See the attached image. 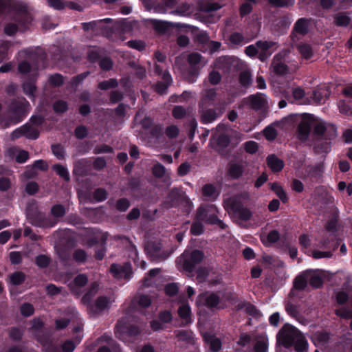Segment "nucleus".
Segmentation results:
<instances>
[{"label":"nucleus","mask_w":352,"mask_h":352,"mask_svg":"<svg viewBox=\"0 0 352 352\" xmlns=\"http://www.w3.org/2000/svg\"><path fill=\"white\" fill-rule=\"evenodd\" d=\"M74 258L76 261L79 263H83L87 260V254L85 251L82 250H76L74 252Z\"/></svg>","instance_id":"obj_52"},{"label":"nucleus","mask_w":352,"mask_h":352,"mask_svg":"<svg viewBox=\"0 0 352 352\" xmlns=\"http://www.w3.org/2000/svg\"><path fill=\"white\" fill-rule=\"evenodd\" d=\"M314 122V117L313 116L303 118L298 128V138L300 140L306 141L308 139Z\"/></svg>","instance_id":"obj_10"},{"label":"nucleus","mask_w":352,"mask_h":352,"mask_svg":"<svg viewBox=\"0 0 352 352\" xmlns=\"http://www.w3.org/2000/svg\"><path fill=\"white\" fill-rule=\"evenodd\" d=\"M118 85V81L114 78H111L108 80H104L100 82L98 85V88L102 90H107L110 88L116 87Z\"/></svg>","instance_id":"obj_45"},{"label":"nucleus","mask_w":352,"mask_h":352,"mask_svg":"<svg viewBox=\"0 0 352 352\" xmlns=\"http://www.w3.org/2000/svg\"><path fill=\"white\" fill-rule=\"evenodd\" d=\"M36 263L40 267H46L50 263V258L45 255H39L36 258Z\"/></svg>","instance_id":"obj_62"},{"label":"nucleus","mask_w":352,"mask_h":352,"mask_svg":"<svg viewBox=\"0 0 352 352\" xmlns=\"http://www.w3.org/2000/svg\"><path fill=\"white\" fill-rule=\"evenodd\" d=\"M295 349L298 352H302L307 349L308 344L303 335L300 332L299 336L296 337L294 343Z\"/></svg>","instance_id":"obj_32"},{"label":"nucleus","mask_w":352,"mask_h":352,"mask_svg":"<svg viewBox=\"0 0 352 352\" xmlns=\"http://www.w3.org/2000/svg\"><path fill=\"white\" fill-rule=\"evenodd\" d=\"M163 82H157L155 85V90L156 92L163 94L167 90L168 86L172 82V78L168 72H165L162 76Z\"/></svg>","instance_id":"obj_22"},{"label":"nucleus","mask_w":352,"mask_h":352,"mask_svg":"<svg viewBox=\"0 0 352 352\" xmlns=\"http://www.w3.org/2000/svg\"><path fill=\"white\" fill-rule=\"evenodd\" d=\"M166 135L169 138H176L179 134V129L175 125H170L166 127L165 130Z\"/></svg>","instance_id":"obj_56"},{"label":"nucleus","mask_w":352,"mask_h":352,"mask_svg":"<svg viewBox=\"0 0 352 352\" xmlns=\"http://www.w3.org/2000/svg\"><path fill=\"white\" fill-rule=\"evenodd\" d=\"M258 149V144L254 141H248L245 143V150L250 154L255 153Z\"/></svg>","instance_id":"obj_51"},{"label":"nucleus","mask_w":352,"mask_h":352,"mask_svg":"<svg viewBox=\"0 0 352 352\" xmlns=\"http://www.w3.org/2000/svg\"><path fill=\"white\" fill-rule=\"evenodd\" d=\"M218 116L219 114L214 109H206L201 111V121L205 124L212 122L217 119Z\"/></svg>","instance_id":"obj_26"},{"label":"nucleus","mask_w":352,"mask_h":352,"mask_svg":"<svg viewBox=\"0 0 352 352\" xmlns=\"http://www.w3.org/2000/svg\"><path fill=\"white\" fill-rule=\"evenodd\" d=\"M34 310V307L30 303H24L21 305L20 309L21 314L25 317H28L32 315Z\"/></svg>","instance_id":"obj_50"},{"label":"nucleus","mask_w":352,"mask_h":352,"mask_svg":"<svg viewBox=\"0 0 352 352\" xmlns=\"http://www.w3.org/2000/svg\"><path fill=\"white\" fill-rule=\"evenodd\" d=\"M54 170L56 172V173L63 178L65 180H69V174L67 169L60 164H56L53 166Z\"/></svg>","instance_id":"obj_44"},{"label":"nucleus","mask_w":352,"mask_h":352,"mask_svg":"<svg viewBox=\"0 0 352 352\" xmlns=\"http://www.w3.org/2000/svg\"><path fill=\"white\" fill-rule=\"evenodd\" d=\"M256 45L259 52L258 58L262 61L267 59L276 49V43L272 41H258Z\"/></svg>","instance_id":"obj_11"},{"label":"nucleus","mask_w":352,"mask_h":352,"mask_svg":"<svg viewBox=\"0 0 352 352\" xmlns=\"http://www.w3.org/2000/svg\"><path fill=\"white\" fill-rule=\"evenodd\" d=\"M87 281L88 278L85 275L80 274L77 276L73 281H71L68 284V286L74 294L78 295L80 289L86 285Z\"/></svg>","instance_id":"obj_17"},{"label":"nucleus","mask_w":352,"mask_h":352,"mask_svg":"<svg viewBox=\"0 0 352 352\" xmlns=\"http://www.w3.org/2000/svg\"><path fill=\"white\" fill-rule=\"evenodd\" d=\"M217 208L213 205H202L197 210L196 219L206 223L217 224L223 229L226 225L217 217Z\"/></svg>","instance_id":"obj_3"},{"label":"nucleus","mask_w":352,"mask_h":352,"mask_svg":"<svg viewBox=\"0 0 352 352\" xmlns=\"http://www.w3.org/2000/svg\"><path fill=\"white\" fill-rule=\"evenodd\" d=\"M281 55L276 54L273 58L270 70L272 73L277 76H284L288 74V67L281 60Z\"/></svg>","instance_id":"obj_14"},{"label":"nucleus","mask_w":352,"mask_h":352,"mask_svg":"<svg viewBox=\"0 0 352 352\" xmlns=\"http://www.w3.org/2000/svg\"><path fill=\"white\" fill-rule=\"evenodd\" d=\"M204 258V253L200 250H193L188 256L187 253L183 254L179 258V263L186 271L191 272L194 267L199 263Z\"/></svg>","instance_id":"obj_8"},{"label":"nucleus","mask_w":352,"mask_h":352,"mask_svg":"<svg viewBox=\"0 0 352 352\" xmlns=\"http://www.w3.org/2000/svg\"><path fill=\"white\" fill-rule=\"evenodd\" d=\"M173 116L176 119L184 118L186 113V109L182 106H176L173 109Z\"/></svg>","instance_id":"obj_58"},{"label":"nucleus","mask_w":352,"mask_h":352,"mask_svg":"<svg viewBox=\"0 0 352 352\" xmlns=\"http://www.w3.org/2000/svg\"><path fill=\"white\" fill-rule=\"evenodd\" d=\"M98 344H101L98 352H120L118 344L109 335H104L97 340Z\"/></svg>","instance_id":"obj_12"},{"label":"nucleus","mask_w":352,"mask_h":352,"mask_svg":"<svg viewBox=\"0 0 352 352\" xmlns=\"http://www.w3.org/2000/svg\"><path fill=\"white\" fill-rule=\"evenodd\" d=\"M204 338L206 343L213 352L219 351L221 349V342L214 335L206 333L204 334Z\"/></svg>","instance_id":"obj_20"},{"label":"nucleus","mask_w":352,"mask_h":352,"mask_svg":"<svg viewBox=\"0 0 352 352\" xmlns=\"http://www.w3.org/2000/svg\"><path fill=\"white\" fill-rule=\"evenodd\" d=\"M75 349V344L72 341H66L63 343L61 346V350L56 349L54 351L53 349L49 350L47 352H72Z\"/></svg>","instance_id":"obj_46"},{"label":"nucleus","mask_w":352,"mask_h":352,"mask_svg":"<svg viewBox=\"0 0 352 352\" xmlns=\"http://www.w3.org/2000/svg\"><path fill=\"white\" fill-rule=\"evenodd\" d=\"M178 314L179 317L184 320L185 324H188L192 322L190 308L188 305H182L178 309Z\"/></svg>","instance_id":"obj_25"},{"label":"nucleus","mask_w":352,"mask_h":352,"mask_svg":"<svg viewBox=\"0 0 352 352\" xmlns=\"http://www.w3.org/2000/svg\"><path fill=\"white\" fill-rule=\"evenodd\" d=\"M266 162L268 167L274 173L280 171L284 167L283 161L274 154L268 155Z\"/></svg>","instance_id":"obj_19"},{"label":"nucleus","mask_w":352,"mask_h":352,"mask_svg":"<svg viewBox=\"0 0 352 352\" xmlns=\"http://www.w3.org/2000/svg\"><path fill=\"white\" fill-rule=\"evenodd\" d=\"M298 50L301 56L305 59L311 58L314 54L312 47L307 43L300 44L298 46Z\"/></svg>","instance_id":"obj_31"},{"label":"nucleus","mask_w":352,"mask_h":352,"mask_svg":"<svg viewBox=\"0 0 352 352\" xmlns=\"http://www.w3.org/2000/svg\"><path fill=\"white\" fill-rule=\"evenodd\" d=\"M133 302L138 305L140 307L146 308L151 305V300L149 296L146 295H141L136 297L133 300Z\"/></svg>","instance_id":"obj_39"},{"label":"nucleus","mask_w":352,"mask_h":352,"mask_svg":"<svg viewBox=\"0 0 352 352\" xmlns=\"http://www.w3.org/2000/svg\"><path fill=\"white\" fill-rule=\"evenodd\" d=\"M110 303V300L107 297L100 296L94 303L90 304L88 308L93 313L97 314L108 309Z\"/></svg>","instance_id":"obj_15"},{"label":"nucleus","mask_w":352,"mask_h":352,"mask_svg":"<svg viewBox=\"0 0 352 352\" xmlns=\"http://www.w3.org/2000/svg\"><path fill=\"white\" fill-rule=\"evenodd\" d=\"M140 333V330L137 326H129L126 318L119 320L115 331L116 336L124 342H129L130 338Z\"/></svg>","instance_id":"obj_5"},{"label":"nucleus","mask_w":352,"mask_h":352,"mask_svg":"<svg viewBox=\"0 0 352 352\" xmlns=\"http://www.w3.org/2000/svg\"><path fill=\"white\" fill-rule=\"evenodd\" d=\"M30 109V104L25 99L21 98L12 104V118L9 120L2 122L1 126L3 129L10 126L12 124H16L21 122L23 117L26 116Z\"/></svg>","instance_id":"obj_4"},{"label":"nucleus","mask_w":352,"mask_h":352,"mask_svg":"<svg viewBox=\"0 0 352 352\" xmlns=\"http://www.w3.org/2000/svg\"><path fill=\"white\" fill-rule=\"evenodd\" d=\"M23 89L24 93L30 98H34V93L36 91V86L32 80H26L23 84Z\"/></svg>","instance_id":"obj_35"},{"label":"nucleus","mask_w":352,"mask_h":352,"mask_svg":"<svg viewBox=\"0 0 352 352\" xmlns=\"http://www.w3.org/2000/svg\"><path fill=\"white\" fill-rule=\"evenodd\" d=\"M256 352H265L267 349V342L266 340H258L254 346Z\"/></svg>","instance_id":"obj_64"},{"label":"nucleus","mask_w":352,"mask_h":352,"mask_svg":"<svg viewBox=\"0 0 352 352\" xmlns=\"http://www.w3.org/2000/svg\"><path fill=\"white\" fill-rule=\"evenodd\" d=\"M54 109L56 113H63L67 110V104L65 101L58 100L54 104Z\"/></svg>","instance_id":"obj_57"},{"label":"nucleus","mask_w":352,"mask_h":352,"mask_svg":"<svg viewBox=\"0 0 352 352\" xmlns=\"http://www.w3.org/2000/svg\"><path fill=\"white\" fill-rule=\"evenodd\" d=\"M178 289V286L176 283L168 284L164 288L166 294L169 296H173L177 294Z\"/></svg>","instance_id":"obj_60"},{"label":"nucleus","mask_w":352,"mask_h":352,"mask_svg":"<svg viewBox=\"0 0 352 352\" xmlns=\"http://www.w3.org/2000/svg\"><path fill=\"white\" fill-rule=\"evenodd\" d=\"M23 128H25L24 131V136L28 139L35 140L37 139L39 133L38 131L37 128L34 126L30 124V123H27L22 126Z\"/></svg>","instance_id":"obj_27"},{"label":"nucleus","mask_w":352,"mask_h":352,"mask_svg":"<svg viewBox=\"0 0 352 352\" xmlns=\"http://www.w3.org/2000/svg\"><path fill=\"white\" fill-rule=\"evenodd\" d=\"M300 331L293 326L285 325L277 335V340L282 345L289 347L294 344Z\"/></svg>","instance_id":"obj_7"},{"label":"nucleus","mask_w":352,"mask_h":352,"mask_svg":"<svg viewBox=\"0 0 352 352\" xmlns=\"http://www.w3.org/2000/svg\"><path fill=\"white\" fill-rule=\"evenodd\" d=\"M202 195L206 199L214 200L219 196V192L214 185L208 184L203 186Z\"/></svg>","instance_id":"obj_23"},{"label":"nucleus","mask_w":352,"mask_h":352,"mask_svg":"<svg viewBox=\"0 0 352 352\" xmlns=\"http://www.w3.org/2000/svg\"><path fill=\"white\" fill-rule=\"evenodd\" d=\"M271 189L274 191L276 195L281 199L283 202H286L287 201V195L283 190V188L277 183H273L271 184Z\"/></svg>","instance_id":"obj_41"},{"label":"nucleus","mask_w":352,"mask_h":352,"mask_svg":"<svg viewBox=\"0 0 352 352\" xmlns=\"http://www.w3.org/2000/svg\"><path fill=\"white\" fill-rule=\"evenodd\" d=\"M145 252L151 260L160 261L166 259L171 254L168 250L163 248L160 241H150L145 245Z\"/></svg>","instance_id":"obj_6"},{"label":"nucleus","mask_w":352,"mask_h":352,"mask_svg":"<svg viewBox=\"0 0 352 352\" xmlns=\"http://www.w3.org/2000/svg\"><path fill=\"white\" fill-rule=\"evenodd\" d=\"M203 221H199L196 219V220L192 223L190 232L194 235H200L204 232V226L202 223Z\"/></svg>","instance_id":"obj_43"},{"label":"nucleus","mask_w":352,"mask_h":352,"mask_svg":"<svg viewBox=\"0 0 352 352\" xmlns=\"http://www.w3.org/2000/svg\"><path fill=\"white\" fill-rule=\"evenodd\" d=\"M188 61L191 65H197L202 63V56L197 52L191 53L188 56Z\"/></svg>","instance_id":"obj_49"},{"label":"nucleus","mask_w":352,"mask_h":352,"mask_svg":"<svg viewBox=\"0 0 352 352\" xmlns=\"http://www.w3.org/2000/svg\"><path fill=\"white\" fill-rule=\"evenodd\" d=\"M351 19L344 13H338L334 16V21L336 25L346 27L350 23Z\"/></svg>","instance_id":"obj_34"},{"label":"nucleus","mask_w":352,"mask_h":352,"mask_svg":"<svg viewBox=\"0 0 352 352\" xmlns=\"http://www.w3.org/2000/svg\"><path fill=\"white\" fill-rule=\"evenodd\" d=\"M239 82L243 86H248L251 83V75L248 72L240 74Z\"/></svg>","instance_id":"obj_59"},{"label":"nucleus","mask_w":352,"mask_h":352,"mask_svg":"<svg viewBox=\"0 0 352 352\" xmlns=\"http://www.w3.org/2000/svg\"><path fill=\"white\" fill-rule=\"evenodd\" d=\"M312 127L314 128L316 134L324 135L327 139H331L337 135V129L334 125L326 124L324 122L316 120L315 118Z\"/></svg>","instance_id":"obj_9"},{"label":"nucleus","mask_w":352,"mask_h":352,"mask_svg":"<svg viewBox=\"0 0 352 352\" xmlns=\"http://www.w3.org/2000/svg\"><path fill=\"white\" fill-rule=\"evenodd\" d=\"M152 173L157 178H162L168 175L165 167L158 162L154 164L152 168Z\"/></svg>","instance_id":"obj_36"},{"label":"nucleus","mask_w":352,"mask_h":352,"mask_svg":"<svg viewBox=\"0 0 352 352\" xmlns=\"http://www.w3.org/2000/svg\"><path fill=\"white\" fill-rule=\"evenodd\" d=\"M19 71L21 74H28L35 78L37 75V69L32 67L28 62L23 61L19 65Z\"/></svg>","instance_id":"obj_29"},{"label":"nucleus","mask_w":352,"mask_h":352,"mask_svg":"<svg viewBox=\"0 0 352 352\" xmlns=\"http://www.w3.org/2000/svg\"><path fill=\"white\" fill-rule=\"evenodd\" d=\"M48 5L56 10H63L66 8V2L63 0H47Z\"/></svg>","instance_id":"obj_54"},{"label":"nucleus","mask_w":352,"mask_h":352,"mask_svg":"<svg viewBox=\"0 0 352 352\" xmlns=\"http://www.w3.org/2000/svg\"><path fill=\"white\" fill-rule=\"evenodd\" d=\"M66 213L65 208L60 204H56L51 208V214L54 218L63 217Z\"/></svg>","instance_id":"obj_40"},{"label":"nucleus","mask_w":352,"mask_h":352,"mask_svg":"<svg viewBox=\"0 0 352 352\" xmlns=\"http://www.w3.org/2000/svg\"><path fill=\"white\" fill-rule=\"evenodd\" d=\"M264 135L267 140H274L277 136L276 130L272 126H267L264 131Z\"/></svg>","instance_id":"obj_48"},{"label":"nucleus","mask_w":352,"mask_h":352,"mask_svg":"<svg viewBox=\"0 0 352 352\" xmlns=\"http://www.w3.org/2000/svg\"><path fill=\"white\" fill-rule=\"evenodd\" d=\"M309 21L305 19H300L297 21L295 24V30L302 34H305L309 30Z\"/></svg>","instance_id":"obj_30"},{"label":"nucleus","mask_w":352,"mask_h":352,"mask_svg":"<svg viewBox=\"0 0 352 352\" xmlns=\"http://www.w3.org/2000/svg\"><path fill=\"white\" fill-rule=\"evenodd\" d=\"M151 22L155 29L160 32H165L170 27L171 23L167 21H160L157 19H152Z\"/></svg>","instance_id":"obj_38"},{"label":"nucleus","mask_w":352,"mask_h":352,"mask_svg":"<svg viewBox=\"0 0 352 352\" xmlns=\"http://www.w3.org/2000/svg\"><path fill=\"white\" fill-rule=\"evenodd\" d=\"M244 171V166L241 164H232L228 169V175L232 179L240 177Z\"/></svg>","instance_id":"obj_24"},{"label":"nucleus","mask_w":352,"mask_h":352,"mask_svg":"<svg viewBox=\"0 0 352 352\" xmlns=\"http://www.w3.org/2000/svg\"><path fill=\"white\" fill-rule=\"evenodd\" d=\"M307 276L305 275V272L298 276L294 280V288L302 290L307 286Z\"/></svg>","instance_id":"obj_37"},{"label":"nucleus","mask_w":352,"mask_h":352,"mask_svg":"<svg viewBox=\"0 0 352 352\" xmlns=\"http://www.w3.org/2000/svg\"><path fill=\"white\" fill-rule=\"evenodd\" d=\"M247 103L254 109L263 108L266 103L265 96L263 94L251 95L245 99Z\"/></svg>","instance_id":"obj_16"},{"label":"nucleus","mask_w":352,"mask_h":352,"mask_svg":"<svg viewBox=\"0 0 352 352\" xmlns=\"http://www.w3.org/2000/svg\"><path fill=\"white\" fill-rule=\"evenodd\" d=\"M110 271L113 276L117 278H128L130 274L129 265L128 264H126L124 266L112 264L110 267Z\"/></svg>","instance_id":"obj_18"},{"label":"nucleus","mask_w":352,"mask_h":352,"mask_svg":"<svg viewBox=\"0 0 352 352\" xmlns=\"http://www.w3.org/2000/svg\"><path fill=\"white\" fill-rule=\"evenodd\" d=\"M25 274L23 272H16L10 275V280L12 284L18 285L25 280Z\"/></svg>","instance_id":"obj_42"},{"label":"nucleus","mask_w":352,"mask_h":352,"mask_svg":"<svg viewBox=\"0 0 352 352\" xmlns=\"http://www.w3.org/2000/svg\"><path fill=\"white\" fill-rule=\"evenodd\" d=\"M190 5L187 3H182L179 8L172 11L170 13L173 14H177L180 16H186L190 12Z\"/></svg>","instance_id":"obj_47"},{"label":"nucleus","mask_w":352,"mask_h":352,"mask_svg":"<svg viewBox=\"0 0 352 352\" xmlns=\"http://www.w3.org/2000/svg\"><path fill=\"white\" fill-rule=\"evenodd\" d=\"M197 304L204 305L208 307H216L218 309L222 308L220 305V300L218 296L214 294L206 293L199 295L197 299Z\"/></svg>","instance_id":"obj_13"},{"label":"nucleus","mask_w":352,"mask_h":352,"mask_svg":"<svg viewBox=\"0 0 352 352\" xmlns=\"http://www.w3.org/2000/svg\"><path fill=\"white\" fill-rule=\"evenodd\" d=\"M52 150L53 154L58 159V160H63L65 157V150L64 148L60 146V145H52Z\"/></svg>","instance_id":"obj_55"},{"label":"nucleus","mask_w":352,"mask_h":352,"mask_svg":"<svg viewBox=\"0 0 352 352\" xmlns=\"http://www.w3.org/2000/svg\"><path fill=\"white\" fill-rule=\"evenodd\" d=\"M230 41L234 45H240L243 43L244 37L240 33H233L230 35Z\"/></svg>","instance_id":"obj_63"},{"label":"nucleus","mask_w":352,"mask_h":352,"mask_svg":"<svg viewBox=\"0 0 352 352\" xmlns=\"http://www.w3.org/2000/svg\"><path fill=\"white\" fill-rule=\"evenodd\" d=\"M94 199L97 201H102L107 197V192L104 188H98L94 191Z\"/></svg>","instance_id":"obj_53"},{"label":"nucleus","mask_w":352,"mask_h":352,"mask_svg":"<svg viewBox=\"0 0 352 352\" xmlns=\"http://www.w3.org/2000/svg\"><path fill=\"white\" fill-rule=\"evenodd\" d=\"M305 275H307L309 284L313 287L318 288L322 285V279L318 270H307L305 271Z\"/></svg>","instance_id":"obj_21"},{"label":"nucleus","mask_w":352,"mask_h":352,"mask_svg":"<svg viewBox=\"0 0 352 352\" xmlns=\"http://www.w3.org/2000/svg\"><path fill=\"white\" fill-rule=\"evenodd\" d=\"M217 93L214 89H210L206 91L204 96L202 98L200 102V106L204 104H210V102H212L216 98Z\"/></svg>","instance_id":"obj_33"},{"label":"nucleus","mask_w":352,"mask_h":352,"mask_svg":"<svg viewBox=\"0 0 352 352\" xmlns=\"http://www.w3.org/2000/svg\"><path fill=\"white\" fill-rule=\"evenodd\" d=\"M27 217L30 223L38 227H52L56 221L51 217H47L38 210L36 201L30 202L26 208Z\"/></svg>","instance_id":"obj_2"},{"label":"nucleus","mask_w":352,"mask_h":352,"mask_svg":"<svg viewBox=\"0 0 352 352\" xmlns=\"http://www.w3.org/2000/svg\"><path fill=\"white\" fill-rule=\"evenodd\" d=\"M224 208L228 212L239 221L254 220V217L250 208L245 207L238 197H230L224 201Z\"/></svg>","instance_id":"obj_1"},{"label":"nucleus","mask_w":352,"mask_h":352,"mask_svg":"<svg viewBox=\"0 0 352 352\" xmlns=\"http://www.w3.org/2000/svg\"><path fill=\"white\" fill-rule=\"evenodd\" d=\"M19 17L21 18L20 23L22 25L28 24L32 21V16L26 10H23L19 12Z\"/></svg>","instance_id":"obj_61"},{"label":"nucleus","mask_w":352,"mask_h":352,"mask_svg":"<svg viewBox=\"0 0 352 352\" xmlns=\"http://www.w3.org/2000/svg\"><path fill=\"white\" fill-rule=\"evenodd\" d=\"M98 285L97 283H94L91 288L89 289V291L84 295V296L82 298V302L84 305H87V307L89 306L91 303V300L94 296L98 289Z\"/></svg>","instance_id":"obj_28"}]
</instances>
